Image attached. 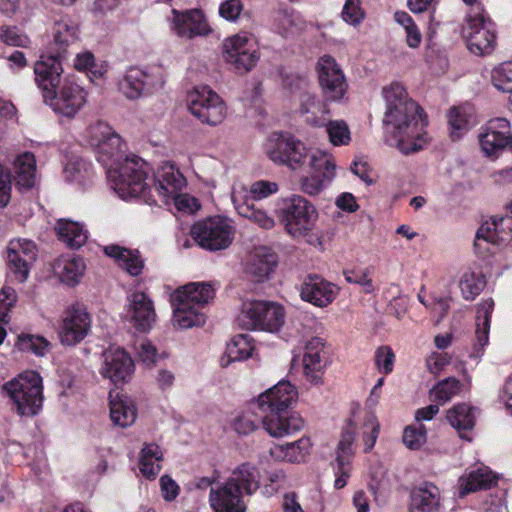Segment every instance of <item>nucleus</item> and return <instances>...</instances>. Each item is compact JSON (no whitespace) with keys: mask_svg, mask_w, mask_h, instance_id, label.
Instances as JSON below:
<instances>
[{"mask_svg":"<svg viewBox=\"0 0 512 512\" xmlns=\"http://www.w3.org/2000/svg\"><path fill=\"white\" fill-rule=\"evenodd\" d=\"M12 175L8 168L0 163V208L6 207L11 200Z\"/></svg>","mask_w":512,"mask_h":512,"instance_id":"60","label":"nucleus"},{"mask_svg":"<svg viewBox=\"0 0 512 512\" xmlns=\"http://www.w3.org/2000/svg\"><path fill=\"white\" fill-rule=\"evenodd\" d=\"M90 144L103 156L114 157L121 149V138L105 122H97L89 128Z\"/></svg>","mask_w":512,"mask_h":512,"instance_id":"28","label":"nucleus"},{"mask_svg":"<svg viewBox=\"0 0 512 512\" xmlns=\"http://www.w3.org/2000/svg\"><path fill=\"white\" fill-rule=\"evenodd\" d=\"M278 264L277 255L267 247L255 248L245 264L246 274L256 282L267 280Z\"/></svg>","mask_w":512,"mask_h":512,"instance_id":"25","label":"nucleus"},{"mask_svg":"<svg viewBox=\"0 0 512 512\" xmlns=\"http://www.w3.org/2000/svg\"><path fill=\"white\" fill-rule=\"evenodd\" d=\"M2 390L12 400L17 414L22 417L36 416L43 407L42 377L36 371L20 373L4 383Z\"/></svg>","mask_w":512,"mask_h":512,"instance_id":"4","label":"nucleus"},{"mask_svg":"<svg viewBox=\"0 0 512 512\" xmlns=\"http://www.w3.org/2000/svg\"><path fill=\"white\" fill-rule=\"evenodd\" d=\"M479 143L486 156L497 157L507 147L512 150L510 123L506 118H493L479 134Z\"/></svg>","mask_w":512,"mask_h":512,"instance_id":"18","label":"nucleus"},{"mask_svg":"<svg viewBox=\"0 0 512 512\" xmlns=\"http://www.w3.org/2000/svg\"><path fill=\"white\" fill-rule=\"evenodd\" d=\"M265 151L275 164L286 165L292 170L309 165L315 153L290 133H273L267 140Z\"/></svg>","mask_w":512,"mask_h":512,"instance_id":"7","label":"nucleus"},{"mask_svg":"<svg viewBox=\"0 0 512 512\" xmlns=\"http://www.w3.org/2000/svg\"><path fill=\"white\" fill-rule=\"evenodd\" d=\"M174 294L183 296L182 299L202 309L213 300L215 288L208 282H191L178 288Z\"/></svg>","mask_w":512,"mask_h":512,"instance_id":"34","label":"nucleus"},{"mask_svg":"<svg viewBox=\"0 0 512 512\" xmlns=\"http://www.w3.org/2000/svg\"><path fill=\"white\" fill-rule=\"evenodd\" d=\"M237 321L244 329L274 333L285 322V310L278 303L255 300L243 304Z\"/></svg>","mask_w":512,"mask_h":512,"instance_id":"6","label":"nucleus"},{"mask_svg":"<svg viewBox=\"0 0 512 512\" xmlns=\"http://www.w3.org/2000/svg\"><path fill=\"white\" fill-rule=\"evenodd\" d=\"M311 443L309 438L303 437L286 445L274 446L270 449V455L276 460L299 463L309 453Z\"/></svg>","mask_w":512,"mask_h":512,"instance_id":"39","label":"nucleus"},{"mask_svg":"<svg viewBox=\"0 0 512 512\" xmlns=\"http://www.w3.org/2000/svg\"><path fill=\"white\" fill-rule=\"evenodd\" d=\"M86 265L81 257L64 255L58 258L54 264V271L60 280L74 286L84 274Z\"/></svg>","mask_w":512,"mask_h":512,"instance_id":"33","label":"nucleus"},{"mask_svg":"<svg viewBox=\"0 0 512 512\" xmlns=\"http://www.w3.org/2000/svg\"><path fill=\"white\" fill-rule=\"evenodd\" d=\"M253 350L252 339L248 334H238L234 336L226 348L228 360L227 362L222 361V366H226L230 362L248 359L252 355Z\"/></svg>","mask_w":512,"mask_h":512,"instance_id":"45","label":"nucleus"},{"mask_svg":"<svg viewBox=\"0 0 512 512\" xmlns=\"http://www.w3.org/2000/svg\"><path fill=\"white\" fill-rule=\"evenodd\" d=\"M36 244L28 239H13L7 246V277L12 282L27 281L37 259Z\"/></svg>","mask_w":512,"mask_h":512,"instance_id":"10","label":"nucleus"},{"mask_svg":"<svg viewBox=\"0 0 512 512\" xmlns=\"http://www.w3.org/2000/svg\"><path fill=\"white\" fill-rule=\"evenodd\" d=\"M310 173L299 180L301 192L316 196L327 188L336 176V164L331 155L316 151L310 158Z\"/></svg>","mask_w":512,"mask_h":512,"instance_id":"11","label":"nucleus"},{"mask_svg":"<svg viewBox=\"0 0 512 512\" xmlns=\"http://www.w3.org/2000/svg\"><path fill=\"white\" fill-rule=\"evenodd\" d=\"M44 102L56 113L65 117H74L86 102L83 88L69 77H64L63 83L53 91L45 92Z\"/></svg>","mask_w":512,"mask_h":512,"instance_id":"13","label":"nucleus"},{"mask_svg":"<svg viewBox=\"0 0 512 512\" xmlns=\"http://www.w3.org/2000/svg\"><path fill=\"white\" fill-rule=\"evenodd\" d=\"M104 365L101 373L115 385L122 384L131 378L134 372V362L121 348L109 349L104 353Z\"/></svg>","mask_w":512,"mask_h":512,"instance_id":"22","label":"nucleus"},{"mask_svg":"<svg viewBox=\"0 0 512 512\" xmlns=\"http://www.w3.org/2000/svg\"><path fill=\"white\" fill-rule=\"evenodd\" d=\"M164 79L161 74H149L136 67L128 69L119 82V89L130 100L149 95L161 89Z\"/></svg>","mask_w":512,"mask_h":512,"instance_id":"17","label":"nucleus"},{"mask_svg":"<svg viewBox=\"0 0 512 512\" xmlns=\"http://www.w3.org/2000/svg\"><path fill=\"white\" fill-rule=\"evenodd\" d=\"M329 136L330 142L334 146L347 145L350 140V130L347 123L343 120L325 121L323 125Z\"/></svg>","mask_w":512,"mask_h":512,"instance_id":"52","label":"nucleus"},{"mask_svg":"<svg viewBox=\"0 0 512 512\" xmlns=\"http://www.w3.org/2000/svg\"><path fill=\"white\" fill-rule=\"evenodd\" d=\"M325 355L318 352L304 353L303 356V369L304 375L308 381L317 384L323 373Z\"/></svg>","mask_w":512,"mask_h":512,"instance_id":"50","label":"nucleus"},{"mask_svg":"<svg viewBox=\"0 0 512 512\" xmlns=\"http://www.w3.org/2000/svg\"><path fill=\"white\" fill-rule=\"evenodd\" d=\"M342 18L351 25H358L364 18L360 0H346L342 10Z\"/></svg>","mask_w":512,"mask_h":512,"instance_id":"61","label":"nucleus"},{"mask_svg":"<svg viewBox=\"0 0 512 512\" xmlns=\"http://www.w3.org/2000/svg\"><path fill=\"white\" fill-rule=\"evenodd\" d=\"M279 186L276 182L268 180H258L251 184L247 195H241V199H249V202H254L269 197L276 193Z\"/></svg>","mask_w":512,"mask_h":512,"instance_id":"56","label":"nucleus"},{"mask_svg":"<svg viewBox=\"0 0 512 512\" xmlns=\"http://www.w3.org/2000/svg\"><path fill=\"white\" fill-rule=\"evenodd\" d=\"M483 276L475 273H465L460 280L462 295L467 300H473L484 288Z\"/></svg>","mask_w":512,"mask_h":512,"instance_id":"55","label":"nucleus"},{"mask_svg":"<svg viewBox=\"0 0 512 512\" xmlns=\"http://www.w3.org/2000/svg\"><path fill=\"white\" fill-rule=\"evenodd\" d=\"M188 108L201 123L210 126L222 123L227 114L225 103L209 87H203L192 93Z\"/></svg>","mask_w":512,"mask_h":512,"instance_id":"14","label":"nucleus"},{"mask_svg":"<svg viewBox=\"0 0 512 512\" xmlns=\"http://www.w3.org/2000/svg\"><path fill=\"white\" fill-rule=\"evenodd\" d=\"M235 235L231 222L224 217L215 216L196 222L191 228V236L202 248L218 251L228 248Z\"/></svg>","mask_w":512,"mask_h":512,"instance_id":"9","label":"nucleus"},{"mask_svg":"<svg viewBox=\"0 0 512 512\" xmlns=\"http://www.w3.org/2000/svg\"><path fill=\"white\" fill-rule=\"evenodd\" d=\"M440 506V492L434 484L425 482L414 487L410 494V512H436Z\"/></svg>","mask_w":512,"mask_h":512,"instance_id":"30","label":"nucleus"},{"mask_svg":"<svg viewBox=\"0 0 512 512\" xmlns=\"http://www.w3.org/2000/svg\"><path fill=\"white\" fill-rule=\"evenodd\" d=\"M394 357V353L390 347H380L376 351L375 356L378 369L384 374H389L393 370Z\"/></svg>","mask_w":512,"mask_h":512,"instance_id":"63","label":"nucleus"},{"mask_svg":"<svg viewBox=\"0 0 512 512\" xmlns=\"http://www.w3.org/2000/svg\"><path fill=\"white\" fill-rule=\"evenodd\" d=\"M91 329V317L81 304L66 309L59 326V338L63 345L73 346L80 343Z\"/></svg>","mask_w":512,"mask_h":512,"instance_id":"16","label":"nucleus"},{"mask_svg":"<svg viewBox=\"0 0 512 512\" xmlns=\"http://www.w3.org/2000/svg\"><path fill=\"white\" fill-rule=\"evenodd\" d=\"M462 36L467 48L475 55H489L495 49L494 23L484 16L480 6H476L467 14L462 26Z\"/></svg>","mask_w":512,"mask_h":512,"instance_id":"8","label":"nucleus"},{"mask_svg":"<svg viewBox=\"0 0 512 512\" xmlns=\"http://www.w3.org/2000/svg\"><path fill=\"white\" fill-rule=\"evenodd\" d=\"M77 40V26L68 19H61L54 24L53 44L55 53L65 57L67 48Z\"/></svg>","mask_w":512,"mask_h":512,"instance_id":"42","label":"nucleus"},{"mask_svg":"<svg viewBox=\"0 0 512 512\" xmlns=\"http://www.w3.org/2000/svg\"><path fill=\"white\" fill-rule=\"evenodd\" d=\"M493 301H486L481 309L478 310L476 318V342L474 343V355L479 357L483 348L488 344V334L490 328V314L493 309Z\"/></svg>","mask_w":512,"mask_h":512,"instance_id":"44","label":"nucleus"},{"mask_svg":"<svg viewBox=\"0 0 512 512\" xmlns=\"http://www.w3.org/2000/svg\"><path fill=\"white\" fill-rule=\"evenodd\" d=\"M460 496L477 490L489 489L496 484V477L488 467H481L469 473L468 477L459 479Z\"/></svg>","mask_w":512,"mask_h":512,"instance_id":"40","label":"nucleus"},{"mask_svg":"<svg viewBox=\"0 0 512 512\" xmlns=\"http://www.w3.org/2000/svg\"><path fill=\"white\" fill-rule=\"evenodd\" d=\"M242 10L243 4L241 0H226L220 5L219 13L224 19L235 21Z\"/></svg>","mask_w":512,"mask_h":512,"instance_id":"64","label":"nucleus"},{"mask_svg":"<svg viewBox=\"0 0 512 512\" xmlns=\"http://www.w3.org/2000/svg\"><path fill=\"white\" fill-rule=\"evenodd\" d=\"M209 502L215 512H246L241 490L233 479H227L216 489L211 488Z\"/></svg>","mask_w":512,"mask_h":512,"instance_id":"21","label":"nucleus"},{"mask_svg":"<svg viewBox=\"0 0 512 512\" xmlns=\"http://www.w3.org/2000/svg\"><path fill=\"white\" fill-rule=\"evenodd\" d=\"M462 388V383L456 378H447L439 382L432 390L431 393L434 399L440 402H447L453 396L457 395Z\"/></svg>","mask_w":512,"mask_h":512,"instance_id":"54","label":"nucleus"},{"mask_svg":"<svg viewBox=\"0 0 512 512\" xmlns=\"http://www.w3.org/2000/svg\"><path fill=\"white\" fill-rule=\"evenodd\" d=\"M300 295L304 301L318 307H326L335 299L337 288L322 276L309 274L302 283Z\"/></svg>","mask_w":512,"mask_h":512,"instance_id":"23","label":"nucleus"},{"mask_svg":"<svg viewBox=\"0 0 512 512\" xmlns=\"http://www.w3.org/2000/svg\"><path fill=\"white\" fill-rule=\"evenodd\" d=\"M426 442V429L423 425L418 428L408 426L403 433L404 445L411 449L417 450Z\"/></svg>","mask_w":512,"mask_h":512,"instance_id":"58","label":"nucleus"},{"mask_svg":"<svg viewBox=\"0 0 512 512\" xmlns=\"http://www.w3.org/2000/svg\"><path fill=\"white\" fill-rule=\"evenodd\" d=\"M13 177L18 189H31L36 183V159L33 153L24 152L12 162Z\"/></svg>","mask_w":512,"mask_h":512,"instance_id":"31","label":"nucleus"},{"mask_svg":"<svg viewBox=\"0 0 512 512\" xmlns=\"http://www.w3.org/2000/svg\"><path fill=\"white\" fill-rule=\"evenodd\" d=\"M127 315L135 327L148 331L156 321V312L152 300L144 292H134L128 298Z\"/></svg>","mask_w":512,"mask_h":512,"instance_id":"24","label":"nucleus"},{"mask_svg":"<svg viewBox=\"0 0 512 512\" xmlns=\"http://www.w3.org/2000/svg\"><path fill=\"white\" fill-rule=\"evenodd\" d=\"M0 41L8 46L28 48L31 45L30 38L17 26H0Z\"/></svg>","mask_w":512,"mask_h":512,"instance_id":"51","label":"nucleus"},{"mask_svg":"<svg viewBox=\"0 0 512 512\" xmlns=\"http://www.w3.org/2000/svg\"><path fill=\"white\" fill-rule=\"evenodd\" d=\"M503 246L512 241V215L493 218L491 223L482 224L476 233L475 247L480 241Z\"/></svg>","mask_w":512,"mask_h":512,"instance_id":"26","label":"nucleus"},{"mask_svg":"<svg viewBox=\"0 0 512 512\" xmlns=\"http://www.w3.org/2000/svg\"><path fill=\"white\" fill-rule=\"evenodd\" d=\"M16 346L22 352H32L39 357H44L51 350V344L46 338L32 334L19 335Z\"/></svg>","mask_w":512,"mask_h":512,"instance_id":"47","label":"nucleus"},{"mask_svg":"<svg viewBox=\"0 0 512 512\" xmlns=\"http://www.w3.org/2000/svg\"><path fill=\"white\" fill-rule=\"evenodd\" d=\"M297 392L288 381H279L275 386L259 395L256 405L263 412L264 428L272 437H283L300 431L303 419L296 413L288 414L287 409L295 400Z\"/></svg>","mask_w":512,"mask_h":512,"instance_id":"3","label":"nucleus"},{"mask_svg":"<svg viewBox=\"0 0 512 512\" xmlns=\"http://www.w3.org/2000/svg\"><path fill=\"white\" fill-rule=\"evenodd\" d=\"M228 479H233L235 484L239 485V490L243 489L248 495L259 488V472L249 463H243L237 467Z\"/></svg>","mask_w":512,"mask_h":512,"instance_id":"46","label":"nucleus"},{"mask_svg":"<svg viewBox=\"0 0 512 512\" xmlns=\"http://www.w3.org/2000/svg\"><path fill=\"white\" fill-rule=\"evenodd\" d=\"M394 20L405 30L406 44L412 49L418 48L422 41V34L412 17L405 11H396Z\"/></svg>","mask_w":512,"mask_h":512,"instance_id":"48","label":"nucleus"},{"mask_svg":"<svg viewBox=\"0 0 512 512\" xmlns=\"http://www.w3.org/2000/svg\"><path fill=\"white\" fill-rule=\"evenodd\" d=\"M63 58V56L55 53L49 56H41L40 60L35 63V81L42 91L43 98L45 97V92L53 91L63 83V68L61 64Z\"/></svg>","mask_w":512,"mask_h":512,"instance_id":"20","label":"nucleus"},{"mask_svg":"<svg viewBox=\"0 0 512 512\" xmlns=\"http://www.w3.org/2000/svg\"><path fill=\"white\" fill-rule=\"evenodd\" d=\"M491 82L500 92L512 91V61H505L491 70Z\"/></svg>","mask_w":512,"mask_h":512,"instance_id":"49","label":"nucleus"},{"mask_svg":"<svg viewBox=\"0 0 512 512\" xmlns=\"http://www.w3.org/2000/svg\"><path fill=\"white\" fill-rule=\"evenodd\" d=\"M383 93L387 102L383 124L391 145L405 155L422 150L429 141L424 131L423 109L407 97L399 83H392Z\"/></svg>","mask_w":512,"mask_h":512,"instance_id":"2","label":"nucleus"},{"mask_svg":"<svg viewBox=\"0 0 512 512\" xmlns=\"http://www.w3.org/2000/svg\"><path fill=\"white\" fill-rule=\"evenodd\" d=\"M232 201L240 216L253 221L264 229L274 227V219L264 210L257 208L254 202H249V199H241L239 192H233Z\"/></svg>","mask_w":512,"mask_h":512,"instance_id":"36","label":"nucleus"},{"mask_svg":"<svg viewBox=\"0 0 512 512\" xmlns=\"http://www.w3.org/2000/svg\"><path fill=\"white\" fill-rule=\"evenodd\" d=\"M264 418H266V415L258 416L252 411H247L234 419L232 427L238 434L248 435L255 431L260 423L264 425Z\"/></svg>","mask_w":512,"mask_h":512,"instance_id":"53","label":"nucleus"},{"mask_svg":"<svg viewBox=\"0 0 512 512\" xmlns=\"http://www.w3.org/2000/svg\"><path fill=\"white\" fill-rule=\"evenodd\" d=\"M275 213L285 231L295 238L312 231L318 218L313 204L296 194L283 198Z\"/></svg>","mask_w":512,"mask_h":512,"instance_id":"5","label":"nucleus"},{"mask_svg":"<svg viewBox=\"0 0 512 512\" xmlns=\"http://www.w3.org/2000/svg\"><path fill=\"white\" fill-rule=\"evenodd\" d=\"M104 253L115 258L119 266L132 276L141 274L144 264L138 251L128 250L118 245H108L103 249Z\"/></svg>","mask_w":512,"mask_h":512,"instance_id":"35","label":"nucleus"},{"mask_svg":"<svg viewBox=\"0 0 512 512\" xmlns=\"http://www.w3.org/2000/svg\"><path fill=\"white\" fill-rule=\"evenodd\" d=\"M182 296L172 294L171 304L173 306V324L180 329H188L194 326L203 325L206 321L201 309L190 304L181 298Z\"/></svg>","mask_w":512,"mask_h":512,"instance_id":"29","label":"nucleus"},{"mask_svg":"<svg viewBox=\"0 0 512 512\" xmlns=\"http://www.w3.org/2000/svg\"><path fill=\"white\" fill-rule=\"evenodd\" d=\"M163 453L157 444H144L140 452L139 470L148 479H155L161 470Z\"/></svg>","mask_w":512,"mask_h":512,"instance_id":"43","label":"nucleus"},{"mask_svg":"<svg viewBox=\"0 0 512 512\" xmlns=\"http://www.w3.org/2000/svg\"><path fill=\"white\" fill-rule=\"evenodd\" d=\"M447 420L454 427L461 438L470 440L466 434L471 431L475 425L474 408L465 404H457L447 412Z\"/></svg>","mask_w":512,"mask_h":512,"instance_id":"38","label":"nucleus"},{"mask_svg":"<svg viewBox=\"0 0 512 512\" xmlns=\"http://www.w3.org/2000/svg\"><path fill=\"white\" fill-rule=\"evenodd\" d=\"M316 72L322 97L325 102H338L348 90L345 75L336 60L324 55L316 63Z\"/></svg>","mask_w":512,"mask_h":512,"instance_id":"12","label":"nucleus"},{"mask_svg":"<svg viewBox=\"0 0 512 512\" xmlns=\"http://www.w3.org/2000/svg\"><path fill=\"white\" fill-rule=\"evenodd\" d=\"M55 230L60 240L70 248H80L87 241V232L78 222L60 219L57 221Z\"/></svg>","mask_w":512,"mask_h":512,"instance_id":"41","label":"nucleus"},{"mask_svg":"<svg viewBox=\"0 0 512 512\" xmlns=\"http://www.w3.org/2000/svg\"><path fill=\"white\" fill-rule=\"evenodd\" d=\"M17 301V293L14 288L4 286L0 290V322L10 321V312Z\"/></svg>","mask_w":512,"mask_h":512,"instance_id":"57","label":"nucleus"},{"mask_svg":"<svg viewBox=\"0 0 512 512\" xmlns=\"http://www.w3.org/2000/svg\"><path fill=\"white\" fill-rule=\"evenodd\" d=\"M170 29L178 37L192 39L210 32V28L201 10L191 9L185 11L172 10Z\"/></svg>","mask_w":512,"mask_h":512,"instance_id":"19","label":"nucleus"},{"mask_svg":"<svg viewBox=\"0 0 512 512\" xmlns=\"http://www.w3.org/2000/svg\"><path fill=\"white\" fill-rule=\"evenodd\" d=\"M355 440V426L350 421L348 427L342 432L338 443L336 462L338 464V476L335 479L334 487L342 489L347 484L350 476V459L353 455V443Z\"/></svg>","mask_w":512,"mask_h":512,"instance_id":"27","label":"nucleus"},{"mask_svg":"<svg viewBox=\"0 0 512 512\" xmlns=\"http://www.w3.org/2000/svg\"><path fill=\"white\" fill-rule=\"evenodd\" d=\"M448 123L451 128L452 137L458 138L468 129V118L459 108L453 107L448 114Z\"/></svg>","mask_w":512,"mask_h":512,"instance_id":"59","label":"nucleus"},{"mask_svg":"<svg viewBox=\"0 0 512 512\" xmlns=\"http://www.w3.org/2000/svg\"><path fill=\"white\" fill-rule=\"evenodd\" d=\"M110 418L122 428L132 425L136 420V409L131 400L124 395H110Z\"/></svg>","mask_w":512,"mask_h":512,"instance_id":"37","label":"nucleus"},{"mask_svg":"<svg viewBox=\"0 0 512 512\" xmlns=\"http://www.w3.org/2000/svg\"><path fill=\"white\" fill-rule=\"evenodd\" d=\"M327 103L324 100L318 99L317 95L304 92L300 96V107L299 111L301 115L305 116V121L316 127H321L327 120L329 109Z\"/></svg>","mask_w":512,"mask_h":512,"instance_id":"32","label":"nucleus"},{"mask_svg":"<svg viewBox=\"0 0 512 512\" xmlns=\"http://www.w3.org/2000/svg\"><path fill=\"white\" fill-rule=\"evenodd\" d=\"M344 276L347 282L362 286L365 293H371L374 289L372 280L369 278L366 269L347 270L344 271Z\"/></svg>","mask_w":512,"mask_h":512,"instance_id":"62","label":"nucleus"},{"mask_svg":"<svg viewBox=\"0 0 512 512\" xmlns=\"http://www.w3.org/2000/svg\"><path fill=\"white\" fill-rule=\"evenodd\" d=\"M107 177L122 199L142 197L150 205H170L171 199L186 186L180 170L166 162L158 169L154 185L149 188L146 182L147 163L137 156L126 157L119 167L109 168Z\"/></svg>","mask_w":512,"mask_h":512,"instance_id":"1","label":"nucleus"},{"mask_svg":"<svg viewBox=\"0 0 512 512\" xmlns=\"http://www.w3.org/2000/svg\"><path fill=\"white\" fill-rule=\"evenodd\" d=\"M225 58L237 70L247 72L259 60L256 42L247 33L236 34L223 43Z\"/></svg>","mask_w":512,"mask_h":512,"instance_id":"15","label":"nucleus"}]
</instances>
